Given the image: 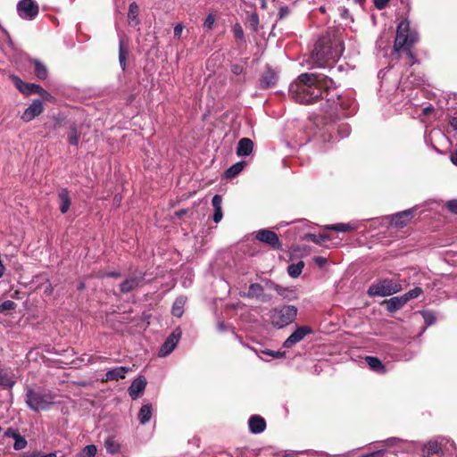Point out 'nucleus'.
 <instances>
[{
    "label": "nucleus",
    "mask_w": 457,
    "mask_h": 457,
    "mask_svg": "<svg viewBox=\"0 0 457 457\" xmlns=\"http://www.w3.org/2000/svg\"><path fill=\"white\" fill-rule=\"evenodd\" d=\"M389 0H375L374 4L378 9L382 10L386 6Z\"/></svg>",
    "instance_id": "nucleus-53"
},
{
    "label": "nucleus",
    "mask_w": 457,
    "mask_h": 457,
    "mask_svg": "<svg viewBox=\"0 0 457 457\" xmlns=\"http://www.w3.org/2000/svg\"><path fill=\"white\" fill-rule=\"evenodd\" d=\"M223 176L225 178H228V170H226L224 172H223Z\"/></svg>",
    "instance_id": "nucleus-63"
},
{
    "label": "nucleus",
    "mask_w": 457,
    "mask_h": 457,
    "mask_svg": "<svg viewBox=\"0 0 457 457\" xmlns=\"http://www.w3.org/2000/svg\"><path fill=\"white\" fill-rule=\"evenodd\" d=\"M245 165L246 162L245 161H240L234 163L233 165H230V179L238 175L244 170Z\"/></svg>",
    "instance_id": "nucleus-39"
},
{
    "label": "nucleus",
    "mask_w": 457,
    "mask_h": 457,
    "mask_svg": "<svg viewBox=\"0 0 457 457\" xmlns=\"http://www.w3.org/2000/svg\"><path fill=\"white\" fill-rule=\"evenodd\" d=\"M349 133H350V129H349L348 126L343 125L342 126V134L340 135V137L343 138V137L348 136Z\"/></svg>",
    "instance_id": "nucleus-58"
},
{
    "label": "nucleus",
    "mask_w": 457,
    "mask_h": 457,
    "mask_svg": "<svg viewBox=\"0 0 457 457\" xmlns=\"http://www.w3.org/2000/svg\"><path fill=\"white\" fill-rule=\"evenodd\" d=\"M448 110L450 111L448 115L451 118L450 125L453 130L457 131V111H454L452 106L448 107Z\"/></svg>",
    "instance_id": "nucleus-45"
},
{
    "label": "nucleus",
    "mask_w": 457,
    "mask_h": 457,
    "mask_svg": "<svg viewBox=\"0 0 457 457\" xmlns=\"http://www.w3.org/2000/svg\"><path fill=\"white\" fill-rule=\"evenodd\" d=\"M289 13V9L287 6H282L279 8V11H278V17L279 19H283L285 18L286 16H287Z\"/></svg>",
    "instance_id": "nucleus-54"
},
{
    "label": "nucleus",
    "mask_w": 457,
    "mask_h": 457,
    "mask_svg": "<svg viewBox=\"0 0 457 457\" xmlns=\"http://www.w3.org/2000/svg\"><path fill=\"white\" fill-rule=\"evenodd\" d=\"M403 290L399 280L394 278H381L369 287L367 294L370 296L386 297L393 295Z\"/></svg>",
    "instance_id": "nucleus-7"
},
{
    "label": "nucleus",
    "mask_w": 457,
    "mask_h": 457,
    "mask_svg": "<svg viewBox=\"0 0 457 457\" xmlns=\"http://www.w3.org/2000/svg\"><path fill=\"white\" fill-rule=\"evenodd\" d=\"M258 21H259V20H258V16H257V15H253V16L251 17V22H252L253 24H257V23H258Z\"/></svg>",
    "instance_id": "nucleus-62"
},
{
    "label": "nucleus",
    "mask_w": 457,
    "mask_h": 457,
    "mask_svg": "<svg viewBox=\"0 0 457 457\" xmlns=\"http://www.w3.org/2000/svg\"><path fill=\"white\" fill-rule=\"evenodd\" d=\"M277 293L285 300L295 301L298 299V293L293 287H277Z\"/></svg>",
    "instance_id": "nucleus-25"
},
{
    "label": "nucleus",
    "mask_w": 457,
    "mask_h": 457,
    "mask_svg": "<svg viewBox=\"0 0 457 457\" xmlns=\"http://www.w3.org/2000/svg\"><path fill=\"white\" fill-rule=\"evenodd\" d=\"M419 40V35L415 29H411L410 22L407 20L402 21L396 29V37L394 45V50L399 52L401 50L405 51L411 59L414 56L411 51V48Z\"/></svg>",
    "instance_id": "nucleus-3"
},
{
    "label": "nucleus",
    "mask_w": 457,
    "mask_h": 457,
    "mask_svg": "<svg viewBox=\"0 0 457 457\" xmlns=\"http://www.w3.org/2000/svg\"><path fill=\"white\" fill-rule=\"evenodd\" d=\"M60 211L62 213H66L71 206V198L66 189H62L59 194Z\"/></svg>",
    "instance_id": "nucleus-31"
},
{
    "label": "nucleus",
    "mask_w": 457,
    "mask_h": 457,
    "mask_svg": "<svg viewBox=\"0 0 457 457\" xmlns=\"http://www.w3.org/2000/svg\"><path fill=\"white\" fill-rule=\"evenodd\" d=\"M146 380L145 378L139 377L134 379L128 389L129 396L133 400L137 399L140 396V395L144 392Z\"/></svg>",
    "instance_id": "nucleus-17"
},
{
    "label": "nucleus",
    "mask_w": 457,
    "mask_h": 457,
    "mask_svg": "<svg viewBox=\"0 0 457 457\" xmlns=\"http://www.w3.org/2000/svg\"><path fill=\"white\" fill-rule=\"evenodd\" d=\"M142 282V278L138 277L128 278L121 285L120 290L122 293H129L134 288L137 287Z\"/></svg>",
    "instance_id": "nucleus-29"
},
{
    "label": "nucleus",
    "mask_w": 457,
    "mask_h": 457,
    "mask_svg": "<svg viewBox=\"0 0 457 457\" xmlns=\"http://www.w3.org/2000/svg\"><path fill=\"white\" fill-rule=\"evenodd\" d=\"M264 285L268 288H272L277 292V287H279L280 285L276 284L274 281L270 279H263Z\"/></svg>",
    "instance_id": "nucleus-52"
},
{
    "label": "nucleus",
    "mask_w": 457,
    "mask_h": 457,
    "mask_svg": "<svg viewBox=\"0 0 457 457\" xmlns=\"http://www.w3.org/2000/svg\"><path fill=\"white\" fill-rule=\"evenodd\" d=\"M128 51L124 47L123 39H120L119 44V62L121 69L124 71L126 68V59H127Z\"/></svg>",
    "instance_id": "nucleus-37"
},
{
    "label": "nucleus",
    "mask_w": 457,
    "mask_h": 457,
    "mask_svg": "<svg viewBox=\"0 0 457 457\" xmlns=\"http://www.w3.org/2000/svg\"><path fill=\"white\" fill-rule=\"evenodd\" d=\"M255 238L273 249H279L281 247L278 235L271 230L265 228L260 229L255 232Z\"/></svg>",
    "instance_id": "nucleus-12"
},
{
    "label": "nucleus",
    "mask_w": 457,
    "mask_h": 457,
    "mask_svg": "<svg viewBox=\"0 0 457 457\" xmlns=\"http://www.w3.org/2000/svg\"><path fill=\"white\" fill-rule=\"evenodd\" d=\"M233 33H234V37H235V41L237 44V47L239 53L243 54L246 48L247 44H246V39L244 35L242 27L237 23L234 26Z\"/></svg>",
    "instance_id": "nucleus-21"
},
{
    "label": "nucleus",
    "mask_w": 457,
    "mask_h": 457,
    "mask_svg": "<svg viewBox=\"0 0 457 457\" xmlns=\"http://www.w3.org/2000/svg\"><path fill=\"white\" fill-rule=\"evenodd\" d=\"M263 353L266 355L274 357V358H281V357H284V355H285L284 353H281L278 351L276 352V351H272V350H265V351H263Z\"/></svg>",
    "instance_id": "nucleus-51"
},
{
    "label": "nucleus",
    "mask_w": 457,
    "mask_h": 457,
    "mask_svg": "<svg viewBox=\"0 0 457 457\" xmlns=\"http://www.w3.org/2000/svg\"><path fill=\"white\" fill-rule=\"evenodd\" d=\"M325 228L328 230H334L337 232H347L357 229V226L351 223H337L327 225Z\"/></svg>",
    "instance_id": "nucleus-32"
},
{
    "label": "nucleus",
    "mask_w": 457,
    "mask_h": 457,
    "mask_svg": "<svg viewBox=\"0 0 457 457\" xmlns=\"http://www.w3.org/2000/svg\"><path fill=\"white\" fill-rule=\"evenodd\" d=\"M344 49L340 35L336 32H327L318 39L309 58L312 68L331 66L339 60Z\"/></svg>",
    "instance_id": "nucleus-2"
},
{
    "label": "nucleus",
    "mask_w": 457,
    "mask_h": 457,
    "mask_svg": "<svg viewBox=\"0 0 457 457\" xmlns=\"http://www.w3.org/2000/svg\"><path fill=\"white\" fill-rule=\"evenodd\" d=\"M44 111V105L41 100L35 99L30 105L25 109L21 115V120L25 122H29Z\"/></svg>",
    "instance_id": "nucleus-15"
},
{
    "label": "nucleus",
    "mask_w": 457,
    "mask_h": 457,
    "mask_svg": "<svg viewBox=\"0 0 457 457\" xmlns=\"http://www.w3.org/2000/svg\"><path fill=\"white\" fill-rule=\"evenodd\" d=\"M278 80V73L270 67H267L260 79V86L262 88H269L275 86Z\"/></svg>",
    "instance_id": "nucleus-18"
},
{
    "label": "nucleus",
    "mask_w": 457,
    "mask_h": 457,
    "mask_svg": "<svg viewBox=\"0 0 457 457\" xmlns=\"http://www.w3.org/2000/svg\"><path fill=\"white\" fill-rule=\"evenodd\" d=\"M304 267V262L303 261H299L296 263H292L287 267V273L291 278H298Z\"/></svg>",
    "instance_id": "nucleus-35"
},
{
    "label": "nucleus",
    "mask_w": 457,
    "mask_h": 457,
    "mask_svg": "<svg viewBox=\"0 0 457 457\" xmlns=\"http://www.w3.org/2000/svg\"><path fill=\"white\" fill-rule=\"evenodd\" d=\"M187 303V297L179 295L173 303L171 312L175 317L180 318L184 313V306Z\"/></svg>",
    "instance_id": "nucleus-30"
},
{
    "label": "nucleus",
    "mask_w": 457,
    "mask_h": 457,
    "mask_svg": "<svg viewBox=\"0 0 457 457\" xmlns=\"http://www.w3.org/2000/svg\"><path fill=\"white\" fill-rule=\"evenodd\" d=\"M35 65V73L39 79H46L48 75L47 68L38 60H33Z\"/></svg>",
    "instance_id": "nucleus-36"
},
{
    "label": "nucleus",
    "mask_w": 457,
    "mask_h": 457,
    "mask_svg": "<svg viewBox=\"0 0 457 457\" xmlns=\"http://www.w3.org/2000/svg\"><path fill=\"white\" fill-rule=\"evenodd\" d=\"M253 149V143L247 137H243L239 140L237 147V155L239 157L248 156Z\"/></svg>",
    "instance_id": "nucleus-20"
},
{
    "label": "nucleus",
    "mask_w": 457,
    "mask_h": 457,
    "mask_svg": "<svg viewBox=\"0 0 457 457\" xmlns=\"http://www.w3.org/2000/svg\"><path fill=\"white\" fill-rule=\"evenodd\" d=\"M153 415V406L151 403L142 405L138 411V420L140 424L145 425L150 421Z\"/></svg>",
    "instance_id": "nucleus-28"
},
{
    "label": "nucleus",
    "mask_w": 457,
    "mask_h": 457,
    "mask_svg": "<svg viewBox=\"0 0 457 457\" xmlns=\"http://www.w3.org/2000/svg\"><path fill=\"white\" fill-rule=\"evenodd\" d=\"M365 361L371 370L379 373H384L386 371L385 366L378 358L373 356H367L365 358Z\"/></svg>",
    "instance_id": "nucleus-33"
},
{
    "label": "nucleus",
    "mask_w": 457,
    "mask_h": 457,
    "mask_svg": "<svg viewBox=\"0 0 457 457\" xmlns=\"http://www.w3.org/2000/svg\"><path fill=\"white\" fill-rule=\"evenodd\" d=\"M139 7L136 2H133L129 6L128 12V22L130 26L136 27L139 24L140 21L138 19Z\"/></svg>",
    "instance_id": "nucleus-26"
},
{
    "label": "nucleus",
    "mask_w": 457,
    "mask_h": 457,
    "mask_svg": "<svg viewBox=\"0 0 457 457\" xmlns=\"http://www.w3.org/2000/svg\"><path fill=\"white\" fill-rule=\"evenodd\" d=\"M451 162L457 166V150L453 151L450 155Z\"/></svg>",
    "instance_id": "nucleus-59"
},
{
    "label": "nucleus",
    "mask_w": 457,
    "mask_h": 457,
    "mask_svg": "<svg viewBox=\"0 0 457 457\" xmlns=\"http://www.w3.org/2000/svg\"><path fill=\"white\" fill-rule=\"evenodd\" d=\"M298 310L294 305H283L270 311V321L277 328H283L295 321Z\"/></svg>",
    "instance_id": "nucleus-6"
},
{
    "label": "nucleus",
    "mask_w": 457,
    "mask_h": 457,
    "mask_svg": "<svg viewBox=\"0 0 457 457\" xmlns=\"http://www.w3.org/2000/svg\"><path fill=\"white\" fill-rule=\"evenodd\" d=\"M314 262L318 266L322 267L327 263V259L322 256H317L314 258Z\"/></svg>",
    "instance_id": "nucleus-57"
},
{
    "label": "nucleus",
    "mask_w": 457,
    "mask_h": 457,
    "mask_svg": "<svg viewBox=\"0 0 457 457\" xmlns=\"http://www.w3.org/2000/svg\"><path fill=\"white\" fill-rule=\"evenodd\" d=\"M421 294H422L421 287H416L413 289L403 294V296L405 299L406 303H408L411 299L418 298Z\"/></svg>",
    "instance_id": "nucleus-40"
},
{
    "label": "nucleus",
    "mask_w": 457,
    "mask_h": 457,
    "mask_svg": "<svg viewBox=\"0 0 457 457\" xmlns=\"http://www.w3.org/2000/svg\"><path fill=\"white\" fill-rule=\"evenodd\" d=\"M416 212V208H411L392 215L390 223L396 228H403L406 226L413 218Z\"/></svg>",
    "instance_id": "nucleus-14"
},
{
    "label": "nucleus",
    "mask_w": 457,
    "mask_h": 457,
    "mask_svg": "<svg viewBox=\"0 0 457 457\" xmlns=\"http://www.w3.org/2000/svg\"><path fill=\"white\" fill-rule=\"evenodd\" d=\"M249 430L253 434H260L266 428V421L260 415H252L248 420Z\"/></svg>",
    "instance_id": "nucleus-19"
},
{
    "label": "nucleus",
    "mask_w": 457,
    "mask_h": 457,
    "mask_svg": "<svg viewBox=\"0 0 457 457\" xmlns=\"http://www.w3.org/2000/svg\"><path fill=\"white\" fill-rule=\"evenodd\" d=\"M130 370L129 368L127 367H116L114 369L109 370L105 373V380L107 381H112V380H118L120 378H124L126 374Z\"/></svg>",
    "instance_id": "nucleus-23"
},
{
    "label": "nucleus",
    "mask_w": 457,
    "mask_h": 457,
    "mask_svg": "<svg viewBox=\"0 0 457 457\" xmlns=\"http://www.w3.org/2000/svg\"><path fill=\"white\" fill-rule=\"evenodd\" d=\"M305 237L308 240H310L315 244H321L329 239V237L326 234H322V235L307 234L305 236Z\"/></svg>",
    "instance_id": "nucleus-41"
},
{
    "label": "nucleus",
    "mask_w": 457,
    "mask_h": 457,
    "mask_svg": "<svg viewBox=\"0 0 457 457\" xmlns=\"http://www.w3.org/2000/svg\"><path fill=\"white\" fill-rule=\"evenodd\" d=\"M240 295L242 297H246L249 299H257L262 302L269 301L270 297L264 295V287L258 283H252L249 286L247 292H240Z\"/></svg>",
    "instance_id": "nucleus-16"
},
{
    "label": "nucleus",
    "mask_w": 457,
    "mask_h": 457,
    "mask_svg": "<svg viewBox=\"0 0 457 457\" xmlns=\"http://www.w3.org/2000/svg\"><path fill=\"white\" fill-rule=\"evenodd\" d=\"M68 140L71 145H78L79 140V134L78 133L77 129L75 127L71 128L68 134Z\"/></svg>",
    "instance_id": "nucleus-42"
},
{
    "label": "nucleus",
    "mask_w": 457,
    "mask_h": 457,
    "mask_svg": "<svg viewBox=\"0 0 457 457\" xmlns=\"http://www.w3.org/2000/svg\"><path fill=\"white\" fill-rule=\"evenodd\" d=\"M5 435L8 436H12L14 438L13 448L15 450H22L27 445V441L21 435L15 433L14 431L8 430L5 432Z\"/></svg>",
    "instance_id": "nucleus-34"
},
{
    "label": "nucleus",
    "mask_w": 457,
    "mask_h": 457,
    "mask_svg": "<svg viewBox=\"0 0 457 457\" xmlns=\"http://www.w3.org/2000/svg\"><path fill=\"white\" fill-rule=\"evenodd\" d=\"M55 395L51 392L29 388L25 401L29 408L34 411L48 410L54 403Z\"/></svg>",
    "instance_id": "nucleus-5"
},
{
    "label": "nucleus",
    "mask_w": 457,
    "mask_h": 457,
    "mask_svg": "<svg viewBox=\"0 0 457 457\" xmlns=\"http://www.w3.org/2000/svg\"><path fill=\"white\" fill-rule=\"evenodd\" d=\"M215 21V16L209 14L204 22V28L206 29H212Z\"/></svg>",
    "instance_id": "nucleus-48"
},
{
    "label": "nucleus",
    "mask_w": 457,
    "mask_h": 457,
    "mask_svg": "<svg viewBox=\"0 0 457 457\" xmlns=\"http://www.w3.org/2000/svg\"><path fill=\"white\" fill-rule=\"evenodd\" d=\"M118 275H119V274H118V273H116V272H111V273H109V274H108V276H111V277H116V276H118Z\"/></svg>",
    "instance_id": "nucleus-64"
},
{
    "label": "nucleus",
    "mask_w": 457,
    "mask_h": 457,
    "mask_svg": "<svg viewBox=\"0 0 457 457\" xmlns=\"http://www.w3.org/2000/svg\"><path fill=\"white\" fill-rule=\"evenodd\" d=\"M11 79L12 80L13 84L17 87V89L26 95H31V94H38L40 95L44 99L47 101H51L53 99V96L43 87H41L39 85L33 84V83H25L23 82L19 77L15 75H11Z\"/></svg>",
    "instance_id": "nucleus-9"
},
{
    "label": "nucleus",
    "mask_w": 457,
    "mask_h": 457,
    "mask_svg": "<svg viewBox=\"0 0 457 457\" xmlns=\"http://www.w3.org/2000/svg\"><path fill=\"white\" fill-rule=\"evenodd\" d=\"M312 333L309 326L298 327L283 343V347L291 348L293 345L301 342L307 335Z\"/></svg>",
    "instance_id": "nucleus-13"
},
{
    "label": "nucleus",
    "mask_w": 457,
    "mask_h": 457,
    "mask_svg": "<svg viewBox=\"0 0 457 457\" xmlns=\"http://www.w3.org/2000/svg\"><path fill=\"white\" fill-rule=\"evenodd\" d=\"M17 12L24 20H33L38 14V5L34 0H21L17 4Z\"/></svg>",
    "instance_id": "nucleus-10"
},
{
    "label": "nucleus",
    "mask_w": 457,
    "mask_h": 457,
    "mask_svg": "<svg viewBox=\"0 0 457 457\" xmlns=\"http://www.w3.org/2000/svg\"><path fill=\"white\" fill-rule=\"evenodd\" d=\"M104 447L106 451L111 454L116 453L120 448L119 445L114 441L112 437H108L104 441Z\"/></svg>",
    "instance_id": "nucleus-38"
},
{
    "label": "nucleus",
    "mask_w": 457,
    "mask_h": 457,
    "mask_svg": "<svg viewBox=\"0 0 457 457\" xmlns=\"http://www.w3.org/2000/svg\"><path fill=\"white\" fill-rule=\"evenodd\" d=\"M213 314L216 330L220 334H225L228 329L226 320L228 316V303L225 299L216 300L214 302Z\"/></svg>",
    "instance_id": "nucleus-8"
},
{
    "label": "nucleus",
    "mask_w": 457,
    "mask_h": 457,
    "mask_svg": "<svg viewBox=\"0 0 457 457\" xmlns=\"http://www.w3.org/2000/svg\"><path fill=\"white\" fill-rule=\"evenodd\" d=\"M433 108L431 106H427L423 108V113L425 115H428L432 112Z\"/></svg>",
    "instance_id": "nucleus-60"
},
{
    "label": "nucleus",
    "mask_w": 457,
    "mask_h": 457,
    "mask_svg": "<svg viewBox=\"0 0 457 457\" xmlns=\"http://www.w3.org/2000/svg\"><path fill=\"white\" fill-rule=\"evenodd\" d=\"M421 315L425 320V323L428 325V326H430L432 325L435 320H436V317H435V314L434 312H430V311H423L421 312Z\"/></svg>",
    "instance_id": "nucleus-44"
},
{
    "label": "nucleus",
    "mask_w": 457,
    "mask_h": 457,
    "mask_svg": "<svg viewBox=\"0 0 457 457\" xmlns=\"http://www.w3.org/2000/svg\"><path fill=\"white\" fill-rule=\"evenodd\" d=\"M15 384L13 373L7 370L0 367V386L5 388H12Z\"/></svg>",
    "instance_id": "nucleus-22"
},
{
    "label": "nucleus",
    "mask_w": 457,
    "mask_h": 457,
    "mask_svg": "<svg viewBox=\"0 0 457 457\" xmlns=\"http://www.w3.org/2000/svg\"><path fill=\"white\" fill-rule=\"evenodd\" d=\"M15 307H16V304L14 302H12L11 300H6L0 304V312H5V311H10V310H14Z\"/></svg>",
    "instance_id": "nucleus-47"
},
{
    "label": "nucleus",
    "mask_w": 457,
    "mask_h": 457,
    "mask_svg": "<svg viewBox=\"0 0 457 457\" xmlns=\"http://www.w3.org/2000/svg\"><path fill=\"white\" fill-rule=\"evenodd\" d=\"M386 310L389 312H395V311L403 307L407 303L403 298V295L400 296H394L385 301Z\"/></svg>",
    "instance_id": "nucleus-24"
},
{
    "label": "nucleus",
    "mask_w": 457,
    "mask_h": 457,
    "mask_svg": "<svg viewBox=\"0 0 457 457\" xmlns=\"http://www.w3.org/2000/svg\"><path fill=\"white\" fill-rule=\"evenodd\" d=\"M42 287L43 292L46 295H51L53 294L54 288L47 278H46V283L43 284Z\"/></svg>",
    "instance_id": "nucleus-49"
},
{
    "label": "nucleus",
    "mask_w": 457,
    "mask_h": 457,
    "mask_svg": "<svg viewBox=\"0 0 457 457\" xmlns=\"http://www.w3.org/2000/svg\"><path fill=\"white\" fill-rule=\"evenodd\" d=\"M181 335V329L179 328H175L160 347L158 353L159 357H166L171 353L176 348Z\"/></svg>",
    "instance_id": "nucleus-11"
},
{
    "label": "nucleus",
    "mask_w": 457,
    "mask_h": 457,
    "mask_svg": "<svg viewBox=\"0 0 457 457\" xmlns=\"http://www.w3.org/2000/svg\"><path fill=\"white\" fill-rule=\"evenodd\" d=\"M97 449L94 445H88L84 447L81 457H95L96 454Z\"/></svg>",
    "instance_id": "nucleus-43"
},
{
    "label": "nucleus",
    "mask_w": 457,
    "mask_h": 457,
    "mask_svg": "<svg viewBox=\"0 0 457 457\" xmlns=\"http://www.w3.org/2000/svg\"><path fill=\"white\" fill-rule=\"evenodd\" d=\"M455 451V445L452 440L445 437H436L424 444L421 449V454L423 457H431L435 454L440 457H445L447 455H454Z\"/></svg>",
    "instance_id": "nucleus-4"
},
{
    "label": "nucleus",
    "mask_w": 457,
    "mask_h": 457,
    "mask_svg": "<svg viewBox=\"0 0 457 457\" xmlns=\"http://www.w3.org/2000/svg\"><path fill=\"white\" fill-rule=\"evenodd\" d=\"M244 71V66L242 64H235L232 66L231 68V71L234 73V74H241Z\"/></svg>",
    "instance_id": "nucleus-55"
},
{
    "label": "nucleus",
    "mask_w": 457,
    "mask_h": 457,
    "mask_svg": "<svg viewBox=\"0 0 457 457\" xmlns=\"http://www.w3.org/2000/svg\"><path fill=\"white\" fill-rule=\"evenodd\" d=\"M448 110L450 111L448 115L451 118L450 125L453 130L457 131V111H454L452 106L448 107Z\"/></svg>",
    "instance_id": "nucleus-46"
},
{
    "label": "nucleus",
    "mask_w": 457,
    "mask_h": 457,
    "mask_svg": "<svg viewBox=\"0 0 457 457\" xmlns=\"http://www.w3.org/2000/svg\"><path fill=\"white\" fill-rule=\"evenodd\" d=\"M183 29H184L183 25H181V24L176 25L174 28V37L177 38H179L182 34Z\"/></svg>",
    "instance_id": "nucleus-56"
},
{
    "label": "nucleus",
    "mask_w": 457,
    "mask_h": 457,
    "mask_svg": "<svg viewBox=\"0 0 457 457\" xmlns=\"http://www.w3.org/2000/svg\"><path fill=\"white\" fill-rule=\"evenodd\" d=\"M292 98L300 104H312L320 98H326L331 112H338L347 109L348 104L341 98L335 83L323 74L303 73L290 87Z\"/></svg>",
    "instance_id": "nucleus-1"
},
{
    "label": "nucleus",
    "mask_w": 457,
    "mask_h": 457,
    "mask_svg": "<svg viewBox=\"0 0 457 457\" xmlns=\"http://www.w3.org/2000/svg\"><path fill=\"white\" fill-rule=\"evenodd\" d=\"M221 203H222V198L220 195H215L212 197V207L214 210L212 220L215 223L220 222L222 219Z\"/></svg>",
    "instance_id": "nucleus-27"
},
{
    "label": "nucleus",
    "mask_w": 457,
    "mask_h": 457,
    "mask_svg": "<svg viewBox=\"0 0 457 457\" xmlns=\"http://www.w3.org/2000/svg\"><path fill=\"white\" fill-rule=\"evenodd\" d=\"M341 15H342V17H343V18H345V19H346V18H348V17L350 16V14H349V11H348L347 9H345V8H344V9L342 10V13H341Z\"/></svg>",
    "instance_id": "nucleus-61"
},
{
    "label": "nucleus",
    "mask_w": 457,
    "mask_h": 457,
    "mask_svg": "<svg viewBox=\"0 0 457 457\" xmlns=\"http://www.w3.org/2000/svg\"><path fill=\"white\" fill-rule=\"evenodd\" d=\"M445 205L451 212L457 213V199L448 201Z\"/></svg>",
    "instance_id": "nucleus-50"
}]
</instances>
